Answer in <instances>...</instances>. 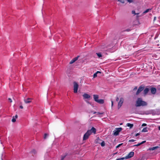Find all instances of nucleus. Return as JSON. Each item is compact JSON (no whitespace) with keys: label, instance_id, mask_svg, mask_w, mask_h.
<instances>
[{"label":"nucleus","instance_id":"f257e3e1","mask_svg":"<svg viewBox=\"0 0 160 160\" xmlns=\"http://www.w3.org/2000/svg\"><path fill=\"white\" fill-rule=\"evenodd\" d=\"M96 132V129L94 127H92L90 130H88L84 134L83 137V140H85L88 139L89 136L92 133H93L94 134H95Z\"/></svg>","mask_w":160,"mask_h":160},{"label":"nucleus","instance_id":"f03ea898","mask_svg":"<svg viewBox=\"0 0 160 160\" xmlns=\"http://www.w3.org/2000/svg\"><path fill=\"white\" fill-rule=\"evenodd\" d=\"M147 104V103L143 101L141 98H138L136 101V107H140L146 106Z\"/></svg>","mask_w":160,"mask_h":160},{"label":"nucleus","instance_id":"7ed1b4c3","mask_svg":"<svg viewBox=\"0 0 160 160\" xmlns=\"http://www.w3.org/2000/svg\"><path fill=\"white\" fill-rule=\"evenodd\" d=\"M93 98L94 101L99 104H103L104 103V101L103 99H98L99 96L98 95L94 94L93 95Z\"/></svg>","mask_w":160,"mask_h":160},{"label":"nucleus","instance_id":"20e7f679","mask_svg":"<svg viewBox=\"0 0 160 160\" xmlns=\"http://www.w3.org/2000/svg\"><path fill=\"white\" fill-rule=\"evenodd\" d=\"M122 130V128H116L113 132V135L115 136L118 135L119 132H120Z\"/></svg>","mask_w":160,"mask_h":160},{"label":"nucleus","instance_id":"39448f33","mask_svg":"<svg viewBox=\"0 0 160 160\" xmlns=\"http://www.w3.org/2000/svg\"><path fill=\"white\" fill-rule=\"evenodd\" d=\"M78 87V83L77 82H74V86H73V88H74V89H73L74 91H74V93H76L77 92Z\"/></svg>","mask_w":160,"mask_h":160},{"label":"nucleus","instance_id":"423d86ee","mask_svg":"<svg viewBox=\"0 0 160 160\" xmlns=\"http://www.w3.org/2000/svg\"><path fill=\"white\" fill-rule=\"evenodd\" d=\"M124 99L123 98H121L120 99L118 103V108L119 109L122 106V105L123 102H124Z\"/></svg>","mask_w":160,"mask_h":160},{"label":"nucleus","instance_id":"0eeeda50","mask_svg":"<svg viewBox=\"0 0 160 160\" xmlns=\"http://www.w3.org/2000/svg\"><path fill=\"white\" fill-rule=\"evenodd\" d=\"M134 152H131L128 153L127 156L124 157L125 158V159L130 158L134 156Z\"/></svg>","mask_w":160,"mask_h":160},{"label":"nucleus","instance_id":"6e6552de","mask_svg":"<svg viewBox=\"0 0 160 160\" xmlns=\"http://www.w3.org/2000/svg\"><path fill=\"white\" fill-rule=\"evenodd\" d=\"M144 88V86H140L136 93V95H138L142 91Z\"/></svg>","mask_w":160,"mask_h":160},{"label":"nucleus","instance_id":"1a4fd4ad","mask_svg":"<svg viewBox=\"0 0 160 160\" xmlns=\"http://www.w3.org/2000/svg\"><path fill=\"white\" fill-rule=\"evenodd\" d=\"M83 99L86 100V99H89L90 98V96L89 94L87 93L84 94L83 95Z\"/></svg>","mask_w":160,"mask_h":160},{"label":"nucleus","instance_id":"9d476101","mask_svg":"<svg viewBox=\"0 0 160 160\" xmlns=\"http://www.w3.org/2000/svg\"><path fill=\"white\" fill-rule=\"evenodd\" d=\"M151 93L153 94H155L156 92V89L155 88H151Z\"/></svg>","mask_w":160,"mask_h":160},{"label":"nucleus","instance_id":"9b49d317","mask_svg":"<svg viewBox=\"0 0 160 160\" xmlns=\"http://www.w3.org/2000/svg\"><path fill=\"white\" fill-rule=\"evenodd\" d=\"M79 57V56H78L74 58H73L72 60L69 63L70 64H72L74 62H75L76 61H77L78 57Z\"/></svg>","mask_w":160,"mask_h":160},{"label":"nucleus","instance_id":"f8f14e48","mask_svg":"<svg viewBox=\"0 0 160 160\" xmlns=\"http://www.w3.org/2000/svg\"><path fill=\"white\" fill-rule=\"evenodd\" d=\"M31 98H28L27 99H24V101L25 103H30L31 102Z\"/></svg>","mask_w":160,"mask_h":160},{"label":"nucleus","instance_id":"ddd939ff","mask_svg":"<svg viewBox=\"0 0 160 160\" xmlns=\"http://www.w3.org/2000/svg\"><path fill=\"white\" fill-rule=\"evenodd\" d=\"M151 9H146L145 11L143 13H142V15H144L145 14H146L148 12H149L150 11H151Z\"/></svg>","mask_w":160,"mask_h":160},{"label":"nucleus","instance_id":"4468645a","mask_svg":"<svg viewBox=\"0 0 160 160\" xmlns=\"http://www.w3.org/2000/svg\"><path fill=\"white\" fill-rule=\"evenodd\" d=\"M159 148V147L158 146H156V147H153L152 148H149V150H154L156 149H157L158 148Z\"/></svg>","mask_w":160,"mask_h":160},{"label":"nucleus","instance_id":"2eb2a0df","mask_svg":"<svg viewBox=\"0 0 160 160\" xmlns=\"http://www.w3.org/2000/svg\"><path fill=\"white\" fill-rule=\"evenodd\" d=\"M149 89L148 88H145L144 90V93L145 94H147L149 91Z\"/></svg>","mask_w":160,"mask_h":160},{"label":"nucleus","instance_id":"dca6fc26","mask_svg":"<svg viewBox=\"0 0 160 160\" xmlns=\"http://www.w3.org/2000/svg\"><path fill=\"white\" fill-rule=\"evenodd\" d=\"M145 142H146V141H142L140 143H139L138 144H137L134 145V146H140V145H141V144L144 143Z\"/></svg>","mask_w":160,"mask_h":160},{"label":"nucleus","instance_id":"f3484780","mask_svg":"<svg viewBox=\"0 0 160 160\" xmlns=\"http://www.w3.org/2000/svg\"><path fill=\"white\" fill-rule=\"evenodd\" d=\"M127 126L130 127V128H132L133 127V124L130 123H127Z\"/></svg>","mask_w":160,"mask_h":160},{"label":"nucleus","instance_id":"a211bd4d","mask_svg":"<svg viewBox=\"0 0 160 160\" xmlns=\"http://www.w3.org/2000/svg\"><path fill=\"white\" fill-rule=\"evenodd\" d=\"M98 73H101V72L99 71H97L96 73H95L94 75H93V78H95L96 77H97V74Z\"/></svg>","mask_w":160,"mask_h":160},{"label":"nucleus","instance_id":"6ab92c4d","mask_svg":"<svg viewBox=\"0 0 160 160\" xmlns=\"http://www.w3.org/2000/svg\"><path fill=\"white\" fill-rule=\"evenodd\" d=\"M148 130L147 128H143L142 130V132H148Z\"/></svg>","mask_w":160,"mask_h":160},{"label":"nucleus","instance_id":"aec40b11","mask_svg":"<svg viewBox=\"0 0 160 160\" xmlns=\"http://www.w3.org/2000/svg\"><path fill=\"white\" fill-rule=\"evenodd\" d=\"M98 58H100L102 57V54L101 53H96Z\"/></svg>","mask_w":160,"mask_h":160},{"label":"nucleus","instance_id":"412c9836","mask_svg":"<svg viewBox=\"0 0 160 160\" xmlns=\"http://www.w3.org/2000/svg\"><path fill=\"white\" fill-rule=\"evenodd\" d=\"M101 145L102 147H104L105 145V143L104 141H102L101 143Z\"/></svg>","mask_w":160,"mask_h":160},{"label":"nucleus","instance_id":"4be33fe9","mask_svg":"<svg viewBox=\"0 0 160 160\" xmlns=\"http://www.w3.org/2000/svg\"><path fill=\"white\" fill-rule=\"evenodd\" d=\"M103 113V112H97L96 113V115L99 116L101 115H102Z\"/></svg>","mask_w":160,"mask_h":160},{"label":"nucleus","instance_id":"5701e85b","mask_svg":"<svg viewBox=\"0 0 160 160\" xmlns=\"http://www.w3.org/2000/svg\"><path fill=\"white\" fill-rule=\"evenodd\" d=\"M132 14H134V15H138V14H139V13H136L135 12V11H132Z\"/></svg>","mask_w":160,"mask_h":160},{"label":"nucleus","instance_id":"b1692460","mask_svg":"<svg viewBox=\"0 0 160 160\" xmlns=\"http://www.w3.org/2000/svg\"><path fill=\"white\" fill-rule=\"evenodd\" d=\"M125 159L124 157L119 158L116 159V160H124Z\"/></svg>","mask_w":160,"mask_h":160},{"label":"nucleus","instance_id":"393cba45","mask_svg":"<svg viewBox=\"0 0 160 160\" xmlns=\"http://www.w3.org/2000/svg\"><path fill=\"white\" fill-rule=\"evenodd\" d=\"M118 2H119L122 3H124L125 2L124 0H117Z\"/></svg>","mask_w":160,"mask_h":160},{"label":"nucleus","instance_id":"a878e982","mask_svg":"<svg viewBox=\"0 0 160 160\" xmlns=\"http://www.w3.org/2000/svg\"><path fill=\"white\" fill-rule=\"evenodd\" d=\"M48 136V134H47V133L45 134L44 136V139H46L47 138V137Z\"/></svg>","mask_w":160,"mask_h":160},{"label":"nucleus","instance_id":"bb28decb","mask_svg":"<svg viewBox=\"0 0 160 160\" xmlns=\"http://www.w3.org/2000/svg\"><path fill=\"white\" fill-rule=\"evenodd\" d=\"M12 122H16V118H15L14 117H13L12 119Z\"/></svg>","mask_w":160,"mask_h":160},{"label":"nucleus","instance_id":"cd10ccee","mask_svg":"<svg viewBox=\"0 0 160 160\" xmlns=\"http://www.w3.org/2000/svg\"><path fill=\"white\" fill-rule=\"evenodd\" d=\"M122 143H121V144H119V145H118V146H117L116 147V148H118L119 147H120L121 145H122Z\"/></svg>","mask_w":160,"mask_h":160},{"label":"nucleus","instance_id":"c85d7f7f","mask_svg":"<svg viewBox=\"0 0 160 160\" xmlns=\"http://www.w3.org/2000/svg\"><path fill=\"white\" fill-rule=\"evenodd\" d=\"M135 141V140L133 139H131V140H129L128 141L129 142H133Z\"/></svg>","mask_w":160,"mask_h":160},{"label":"nucleus","instance_id":"c756f323","mask_svg":"<svg viewBox=\"0 0 160 160\" xmlns=\"http://www.w3.org/2000/svg\"><path fill=\"white\" fill-rule=\"evenodd\" d=\"M65 157V156H62L61 160H63L64 159V158Z\"/></svg>","mask_w":160,"mask_h":160},{"label":"nucleus","instance_id":"7c9ffc66","mask_svg":"<svg viewBox=\"0 0 160 160\" xmlns=\"http://www.w3.org/2000/svg\"><path fill=\"white\" fill-rule=\"evenodd\" d=\"M8 100L10 102H12V101L11 98H8Z\"/></svg>","mask_w":160,"mask_h":160},{"label":"nucleus","instance_id":"2f4dec72","mask_svg":"<svg viewBox=\"0 0 160 160\" xmlns=\"http://www.w3.org/2000/svg\"><path fill=\"white\" fill-rule=\"evenodd\" d=\"M85 101L88 103H89V104H91L87 100H85Z\"/></svg>","mask_w":160,"mask_h":160},{"label":"nucleus","instance_id":"473e14b6","mask_svg":"<svg viewBox=\"0 0 160 160\" xmlns=\"http://www.w3.org/2000/svg\"><path fill=\"white\" fill-rule=\"evenodd\" d=\"M131 30L129 29H127L125 30V31L129 32Z\"/></svg>","mask_w":160,"mask_h":160},{"label":"nucleus","instance_id":"72a5a7b5","mask_svg":"<svg viewBox=\"0 0 160 160\" xmlns=\"http://www.w3.org/2000/svg\"><path fill=\"white\" fill-rule=\"evenodd\" d=\"M146 125H147V124L145 123H143L142 125V126H146Z\"/></svg>","mask_w":160,"mask_h":160},{"label":"nucleus","instance_id":"f704fd0d","mask_svg":"<svg viewBox=\"0 0 160 160\" xmlns=\"http://www.w3.org/2000/svg\"><path fill=\"white\" fill-rule=\"evenodd\" d=\"M137 87H135L133 89V90L135 91L137 90Z\"/></svg>","mask_w":160,"mask_h":160},{"label":"nucleus","instance_id":"c9c22d12","mask_svg":"<svg viewBox=\"0 0 160 160\" xmlns=\"http://www.w3.org/2000/svg\"><path fill=\"white\" fill-rule=\"evenodd\" d=\"M111 102H112L111 106L112 107L113 106V102L112 100L111 101Z\"/></svg>","mask_w":160,"mask_h":160},{"label":"nucleus","instance_id":"e433bc0d","mask_svg":"<svg viewBox=\"0 0 160 160\" xmlns=\"http://www.w3.org/2000/svg\"><path fill=\"white\" fill-rule=\"evenodd\" d=\"M91 112L93 113V114H96V113L97 112H93V111H91Z\"/></svg>","mask_w":160,"mask_h":160},{"label":"nucleus","instance_id":"4c0bfd02","mask_svg":"<svg viewBox=\"0 0 160 160\" xmlns=\"http://www.w3.org/2000/svg\"><path fill=\"white\" fill-rule=\"evenodd\" d=\"M139 135V133H137L135 135V136L136 137H137Z\"/></svg>","mask_w":160,"mask_h":160},{"label":"nucleus","instance_id":"58836bf2","mask_svg":"<svg viewBox=\"0 0 160 160\" xmlns=\"http://www.w3.org/2000/svg\"><path fill=\"white\" fill-rule=\"evenodd\" d=\"M119 100V98L118 97H117L116 98V100L117 101H118Z\"/></svg>","mask_w":160,"mask_h":160},{"label":"nucleus","instance_id":"ea45409f","mask_svg":"<svg viewBox=\"0 0 160 160\" xmlns=\"http://www.w3.org/2000/svg\"><path fill=\"white\" fill-rule=\"evenodd\" d=\"M14 117H15V118L16 119L18 118V116L17 115H15V116Z\"/></svg>","mask_w":160,"mask_h":160},{"label":"nucleus","instance_id":"a19ab883","mask_svg":"<svg viewBox=\"0 0 160 160\" xmlns=\"http://www.w3.org/2000/svg\"><path fill=\"white\" fill-rule=\"evenodd\" d=\"M20 108L21 109H22L23 108V106L21 105L20 106Z\"/></svg>","mask_w":160,"mask_h":160},{"label":"nucleus","instance_id":"79ce46f5","mask_svg":"<svg viewBox=\"0 0 160 160\" xmlns=\"http://www.w3.org/2000/svg\"><path fill=\"white\" fill-rule=\"evenodd\" d=\"M158 129L160 130V126H159L158 127Z\"/></svg>","mask_w":160,"mask_h":160},{"label":"nucleus","instance_id":"37998d69","mask_svg":"<svg viewBox=\"0 0 160 160\" xmlns=\"http://www.w3.org/2000/svg\"><path fill=\"white\" fill-rule=\"evenodd\" d=\"M156 19V17H155L154 19V20H155Z\"/></svg>","mask_w":160,"mask_h":160},{"label":"nucleus","instance_id":"c03bdc74","mask_svg":"<svg viewBox=\"0 0 160 160\" xmlns=\"http://www.w3.org/2000/svg\"><path fill=\"white\" fill-rule=\"evenodd\" d=\"M160 146V145H159Z\"/></svg>","mask_w":160,"mask_h":160}]
</instances>
